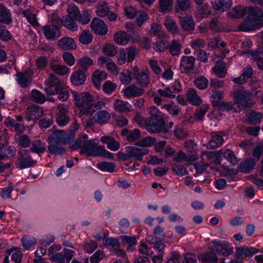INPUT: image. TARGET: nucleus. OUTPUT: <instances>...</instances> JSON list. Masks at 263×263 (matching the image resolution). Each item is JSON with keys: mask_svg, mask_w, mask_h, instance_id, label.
Listing matches in <instances>:
<instances>
[{"mask_svg": "<svg viewBox=\"0 0 263 263\" xmlns=\"http://www.w3.org/2000/svg\"><path fill=\"white\" fill-rule=\"evenodd\" d=\"M230 95L233 98L234 102L238 108L235 109L236 112H240L247 107L251 108L254 105V103L250 102L252 97V93L246 90L241 85H234Z\"/></svg>", "mask_w": 263, "mask_h": 263, "instance_id": "f257e3e1", "label": "nucleus"}, {"mask_svg": "<svg viewBox=\"0 0 263 263\" xmlns=\"http://www.w3.org/2000/svg\"><path fill=\"white\" fill-rule=\"evenodd\" d=\"M98 143L99 141L97 139L88 140V136L84 135L77 138L73 144L69 145V148L72 150L80 148V153L81 155L85 154L87 156L97 157L99 149Z\"/></svg>", "mask_w": 263, "mask_h": 263, "instance_id": "f03ea898", "label": "nucleus"}, {"mask_svg": "<svg viewBox=\"0 0 263 263\" xmlns=\"http://www.w3.org/2000/svg\"><path fill=\"white\" fill-rule=\"evenodd\" d=\"M75 104L78 107H83L86 113L88 112V108L92 104V96L88 92L72 91Z\"/></svg>", "mask_w": 263, "mask_h": 263, "instance_id": "7ed1b4c3", "label": "nucleus"}, {"mask_svg": "<svg viewBox=\"0 0 263 263\" xmlns=\"http://www.w3.org/2000/svg\"><path fill=\"white\" fill-rule=\"evenodd\" d=\"M158 118H149L144 121V126L150 133H160L164 131L165 126L163 117Z\"/></svg>", "mask_w": 263, "mask_h": 263, "instance_id": "20e7f679", "label": "nucleus"}, {"mask_svg": "<svg viewBox=\"0 0 263 263\" xmlns=\"http://www.w3.org/2000/svg\"><path fill=\"white\" fill-rule=\"evenodd\" d=\"M212 242L215 245L212 250L225 256H228L233 252V249L227 241L213 240Z\"/></svg>", "mask_w": 263, "mask_h": 263, "instance_id": "39448f33", "label": "nucleus"}, {"mask_svg": "<svg viewBox=\"0 0 263 263\" xmlns=\"http://www.w3.org/2000/svg\"><path fill=\"white\" fill-rule=\"evenodd\" d=\"M33 75V71L28 69L23 72H20L16 73L17 82L23 88H27L30 85L32 81Z\"/></svg>", "mask_w": 263, "mask_h": 263, "instance_id": "423d86ee", "label": "nucleus"}, {"mask_svg": "<svg viewBox=\"0 0 263 263\" xmlns=\"http://www.w3.org/2000/svg\"><path fill=\"white\" fill-rule=\"evenodd\" d=\"M18 167L20 168H27L35 164L36 161L32 160L30 153L28 150L23 149L18 153Z\"/></svg>", "mask_w": 263, "mask_h": 263, "instance_id": "0eeeda50", "label": "nucleus"}, {"mask_svg": "<svg viewBox=\"0 0 263 263\" xmlns=\"http://www.w3.org/2000/svg\"><path fill=\"white\" fill-rule=\"evenodd\" d=\"M45 37L50 41H55L60 36V31L55 25H46L42 27Z\"/></svg>", "mask_w": 263, "mask_h": 263, "instance_id": "6e6552de", "label": "nucleus"}, {"mask_svg": "<svg viewBox=\"0 0 263 263\" xmlns=\"http://www.w3.org/2000/svg\"><path fill=\"white\" fill-rule=\"evenodd\" d=\"M195 59L192 56H183L180 64V70L181 73L187 74L193 70L195 66Z\"/></svg>", "mask_w": 263, "mask_h": 263, "instance_id": "1a4fd4ad", "label": "nucleus"}, {"mask_svg": "<svg viewBox=\"0 0 263 263\" xmlns=\"http://www.w3.org/2000/svg\"><path fill=\"white\" fill-rule=\"evenodd\" d=\"M52 18L54 19L52 21L53 23L55 24H58L61 22V24L67 28L68 30L72 31H76L77 30V26L74 21L76 18H73V17H70L69 16H66L62 19L58 18L57 15H53Z\"/></svg>", "mask_w": 263, "mask_h": 263, "instance_id": "9d476101", "label": "nucleus"}, {"mask_svg": "<svg viewBox=\"0 0 263 263\" xmlns=\"http://www.w3.org/2000/svg\"><path fill=\"white\" fill-rule=\"evenodd\" d=\"M126 152L129 153L131 158L137 160H141L144 155L148 153V149L144 146H127L125 148Z\"/></svg>", "mask_w": 263, "mask_h": 263, "instance_id": "9b49d317", "label": "nucleus"}, {"mask_svg": "<svg viewBox=\"0 0 263 263\" xmlns=\"http://www.w3.org/2000/svg\"><path fill=\"white\" fill-rule=\"evenodd\" d=\"M45 86L46 92L49 95H53V91L58 89L61 84L57 77L53 74H51L45 81Z\"/></svg>", "mask_w": 263, "mask_h": 263, "instance_id": "f8f14e48", "label": "nucleus"}, {"mask_svg": "<svg viewBox=\"0 0 263 263\" xmlns=\"http://www.w3.org/2000/svg\"><path fill=\"white\" fill-rule=\"evenodd\" d=\"M43 114V109L37 105H32L28 107L26 111L27 120L36 121Z\"/></svg>", "mask_w": 263, "mask_h": 263, "instance_id": "ddd939ff", "label": "nucleus"}, {"mask_svg": "<svg viewBox=\"0 0 263 263\" xmlns=\"http://www.w3.org/2000/svg\"><path fill=\"white\" fill-rule=\"evenodd\" d=\"M91 28L97 34L104 35L107 32V28L104 22L100 18H95L90 24Z\"/></svg>", "mask_w": 263, "mask_h": 263, "instance_id": "4468645a", "label": "nucleus"}, {"mask_svg": "<svg viewBox=\"0 0 263 263\" xmlns=\"http://www.w3.org/2000/svg\"><path fill=\"white\" fill-rule=\"evenodd\" d=\"M58 112L56 121L60 126H64L67 124L69 121L67 115V108L63 104H60L58 106Z\"/></svg>", "mask_w": 263, "mask_h": 263, "instance_id": "2eb2a0df", "label": "nucleus"}, {"mask_svg": "<svg viewBox=\"0 0 263 263\" xmlns=\"http://www.w3.org/2000/svg\"><path fill=\"white\" fill-rule=\"evenodd\" d=\"M247 18L256 23L261 20L263 17V11L258 7H254L247 8Z\"/></svg>", "mask_w": 263, "mask_h": 263, "instance_id": "dca6fc26", "label": "nucleus"}, {"mask_svg": "<svg viewBox=\"0 0 263 263\" xmlns=\"http://www.w3.org/2000/svg\"><path fill=\"white\" fill-rule=\"evenodd\" d=\"M104 64H105L107 69L110 71L111 72L117 71V65L111 59L104 56H100L98 59V65L100 67H103Z\"/></svg>", "mask_w": 263, "mask_h": 263, "instance_id": "f3484780", "label": "nucleus"}, {"mask_svg": "<svg viewBox=\"0 0 263 263\" xmlns=\"http://www.w3.org/2000/svg\"><path fill=\"white\" fill-rule=\"evenodd\" d=\"M70 79L73 85L80 86L84 83L86 79V76L84 71L79 70L72 73Z\"/></svg>", "mask_w": 263, "mask_h": 263, "instance_id": "a211bd4d", "label": "nucleus"}, {"mask_svg": "<svg viewBox=\"0 0 263 263\" xmlns=\"http://www.w3.org/2000/svg\"><path fill=\"white\" fill-rule=\"evenodd\" d=\"M58 45L63 50H69L75 49L77 45L72 38L64 37L60 39L58 43Z\"/></svg>", "mask_w": 263, "mask_h": 263, "instance_id": "6ab92c4d", "label": "nucleus"}, {"mask_svg": "<svg viewBox=\"0 0 263 263\" xmlns=\"http://www.w3.org/2000/svg\"><path fill=\"white\" fill-rule=\"evenodd\" d=\"M211 4L215 10L222 11L228 10L232 5L231 0H212Z\"/></svg>", "mask_w": 263, "mask_h": 263, "instance_id": "aec40b11", "label": "nucleus"}, {"mask_svg": "<svg viewBox=\"0 0 263 263\" xmlns=\"http://www.w3.org/2000/svg\"><path fill=\"white\" fill-rule=\"evenodd\" d=\"M214 251H211L200 254L198 259L203 263H217L218 258Z\"/></svg>", "mask_w": 263, "mask_h": 263, "instance_id": "412c9836", "label": "nucleus"}, {"mask_svg": "<svg viewBox=\"0 0 263 263\" xmlns=\"http://www.w3.org/2000/svg\"><path fill=\"white\" fill-rule=\"evenodd\" d=\"M101 141L107 145V148L112 151H117L120 148V143L109 136H104L101 137Z\"/></svg>", "mask_w": 263, "mask_h": 263, "instance_id": "4be33fe9", "label": "nucleus"}, {"mask_svg": "<svg viewBox=\"0 0 263 263\" xmlns=\"http://www.w3.org/2000/svg\"><path fill=\"white\" fill-rule=\"evenodd\" d=\"M253 73V69L251 66H247L243 69L241 75L238 77L233 79L232 81L238 84L245 83L251 77Z\"/></svg>", "mask_w": 263, "mask_h": 263, "instance_id": "5701e85b", "label": "nucleus"}, {"mask_svg": "<svg viewBox=\"0 0 263 263\" xmlns=\"http://www.w3.org/2000/svg\"><path fill=\"white\" fill-rule=\"evenodd\" d=\"M179 21L181 28L185 31H192L195 28V23L192 16L187 15L179 17Z\"/></svg>", "mask_w": 263, "mask_h": 263, "instance_id": "b1692460", "label": "nucleus"}, {"mask_svg": "<svg viewBox=\"0 0 263 263\" xmlns=\"http://www.w3.org/2000/svg\"><path fill=\"white\" fill-rule=\"evenodd\" d=\"M107 77V74L105 71L97 70L92 74V82L95 86L99 89L100 88L101 82L106 79Z\"/></svg>", "mask_w": 263, "mask_h": 263, "instance_id": "393cba45", "label": "nucleus"}, {"mask_svg": "<svg viewBox=\"0 0 263 263\" xmlns=\"http://www.w3.org/2000/svg\"><path fill=\"white\" fill-rule=\"evenodd\" d=\"M144 91L143 89L135 85H132L125 89L124 95L127 98H133L141 96Z\"/></svg>", "mask_w": 263, "mask_h": 263, "instance_id": "a878e982", "label": "nucleus"}, {"mask_svg": "<svg viewBox=\"0 0 263 263\" xmlns=\"http://www.w3.org/2000/svg\"><path fill=\"white\" fill-rule=\"evenodd\" d=\"M164 25L167 30L173 34H177L179 32L180 29L176 21L170 16H166Z\"/></svg>", "mask_w": 263, "mask_h": 263, "instance_id": "bb28decb", "label": "nucleus"}, {"mask_svg": "<svg viewBox=\"0 0 263 263\" xmlns=\"http://www.w3.org/2000/svg\"><path fill=\"white\" fill-rule=\"evenodd\" d=\"M222 135L219 133H213L211 140L206 144L208 148H216L223 143Z\"/></svg>", "mask_w": 263, "mask_h": 263, "instance_id": "cd10ccee", "label": "nucleus"}, {"mask_svg": "<svg viewBox=\"0 0 263 263\" xmlns=\"http://www.w3.org/2000/svg\"><path fill=\"white\" fill-rule=\"evenodd\" d=\"M186 99L189 102L194 105H199L202 102L201 99L194 88H190L186 93Z\"/></svg>", "mask_w": 263, "mask_h": 263, "instance_id": "c85d7f7f", "label": "nucleus"}, {"mask_svg": "<svg viewBox=\"0 0 263 263\" xmlns=\"http://www.w3.org/2000/svg\"><path fill=\"white\" fill-rule=\"evenodd\" d=\"M135 79L137 84L142 87H146L150 83L149 74L144 71L137 73Z\"/></svg>", "mask_w": 263, "mask_h": 263, "instance_id": "c756f323", "label": "nucleus"}, {"mask_svg": "<svg viewBox=\"0 0 263 263\" xmlns=\"http://www.w3.org/2000/svg\"><path fill=\"white\" fill-rule=\"evenodd\" d=\"M11 22L12 17L10 10L0 4V22L3 24H9Z\"/></svg>", "mask_w": 263, "mask_h": 263, "instance_id": "7c9ffc66", "label": "nucleus"}, {"mask_svg": "<svg viewBox=\"0 0 263 263\" xmlns=\"http://www.w3.org/2000/svg\"><path fill=\"white\" fill-rule=\"evenodd\" d=\"M131 108V105L128 102L121 100H116L114 103V109L119 112L129 111Z\"/></svg>", "mask_w": 263, "mask_h": 263, "instance_id": "2f4dec72", "label": "nucleus"}, {"mask_svg": "<svg viewBox=\"0 0 263 263\" xmlns=\"http://www.w3.org/2000/svg\"><path fill=\"white\" fill-rule=\"evenodd\" d=\"M247 8L238 6L232 8L228 13L229 16L234 18H239L247 14Z\"/></svg>", "mask_w": 263, "mask_h": 263, "instance_id": "473e14b6", "label": "nucleus"}, {"mask_svg": "<svg viewBox=\"0 0 263 263\" xmlns=\"http://www.w3.org/2000/svg\"><path fill=\"white\" fill-rule=\"evenodd\" d=\"M46 149L45 143L41 140L33 141L31 143L30 150L34 153L40 154L43 153Z\"/></svg>", "mask_w": 263, "mask_h": 263, "instance_id": "72a5a7b5", "label": "nucleus"}, {"mask_svg": "<svg viewBox=\"0 0 263 263\" xmlns=\"http://www.w3.org/2000/svg\"><path fill=\"white\" fill-rule=\"evenodd\" d=\"M114 40L118 45H124L129 42V37L125 32L119 31L114 35Z\"/></svg>", "mask_w": 263, "mask_h": 263, "instance_id": "f704fd0d", "label": "nucleus"}, {"mask_svg": "<svg viewBox=\"0 0 263 263\" xmlns=\"http://www.w3.org/2000/svg\"><path fill=\"white\" fill-rule=\"evenodd\" d=\"M212 70L218 77L224 78L227 73L226 64L222 61L217 62Z\"/></svg>", "mask_w": 263, "mask_h": 263, "instance_id": "c9c22d12", "label": "nucleus"}, {"mask_svg": "<svg viewBox=\"0 0 263 263\" xmlns=\"http://www.w3.org/2000/svg\"><path fill=\"white\" fill-rule=\"evenodd\" d=\"M211 14L209 6L204 4L199 6L197 9L196 16L197 18L201 20L203 18L208 17Z\"/></svg>", "mask_w": 263, "mask_h": 263, "instance_id": "e433bc0d", "label": "nucleus"}, {"mask_svg": "<svg viewBox=\"0 0 263 263\" xmlns=\"http://www.w3.org/2000/svg\"><path fill=\"white\" fill-rule=\"evenodd\" d=\"M262 119V115L261 113L251 110L248 115L247 121L251 124L256 125L260 123Z\"/></svg>", "mask_w": 263, "mask_h": 263, "instance_id": "4c0bfd02", "label": "nucleus"}, {"mask_svg": "<svg viewBox=\"0 0 263 263\" xmlns=\"http://www.w3.org/2000/svg\"><path fill=\"white\" fill-rule=\"evenodd\" d=\"M255 164L256 162L252 158H250L240 164L239 170L243 173H249L254 168Z\"/></svg>", "mask_w": 263, "mask_h": 263, "instance_id": "58836bf2", "label": "nucleus"}, {"mask_svg": "<svg viewBox=\"0 0 263 263\" xmlns=\"http://www.w3.org/2000/svg\"><path fill=\"white\" fill-rule=\"evenodd\" d=\"M64 130H57L50 137V142L56 144H64Z\"/></svg>", "mask_w": 263, "mask_h": 263, "instance_id": "ea45409f", "label": "nucleus"}, {"mask_svg": "<svg viewBox=\"0 0 263 263\" xmlns=\"http://www.w3.org/2000/svg\"><path fill=\"white\" fill-rule=\"evenodd\" d=\"M224 97V93L222 91L219 90H212L210 97L211 102L213 106H217L218 103H220V100Z\"/></svg>", "mask_w": 263, "mask_h": 263, "instance_id": "a19ab883", "label": "nucleus"}, {"mask_svg": "<svg viewBox=\"0 0 263 263\" xmlns=\"http://www.w3.org/2000/svg\"><path fill=\"white\" fill-rule=\"evenodd\" d=\"M110 118V115L106 110H101L97 112L95 120L99 124H104L107 123Z\"/></svg>", "mask_w": 263, "mask_h": 263, "instance_id": "79ce46f5", "label": "nucleus"}, {"mask_svg": "<svg viewBox=\"0 0 263 263\" xmlns=\"http://www.w3.org/2000/svg\"><path fill=\"white\" fill-rule=\"evenodd\" d=\"M181 45L178 41L173 40L168 48L170 50V54L173 56L178 55L181 52Z\"/></svg>", "mask_w": 263, "mask_h": 263, "instance_id": "37998d69", "label": "nucleus"}, {"mask_svg": "<svg viewBox=\"0 0 263 263\" xmlns=\"http://www.w3.org/2000/svg\"><path fill=\"white\" fill-rule=\"evenodd\" d=\"M55 94H57L58 99L61 101H66L69 96L67 89L62 85L59 87L58 89L53 91V95Z\"/></svg>", "mask_w": 263, "mask_h": 263, "instance_id": "c03bdc74", "label": "nucleus"}, {"mask_svg": "<svg viewBox=\"0 0 263 263\" xmlns=\"http://www.w3.org/2000/svg\"><path fill=\"white\" fill-rule=\"evenodd\" d=\"M30 99L31 101L39 103H43L46 100L44 95L36 89L32 90L30 95Z\"/></svg>", "mask_w": 263, "mask_h": 263, "instance_id": "a18cd8bd", "label": "nucleus"}, {"mask_svg": "<svg viewBox=\"0 0 263 263\" xmlns=\"http://www.w3.org/2000/svg\"><path fill=\"white\" fill-rule=\"evenodd\" d=\"M248 57H251L253 60L256 62L257 67L259 69L263 70V58L259 55L258 51L249 50L246 53Z\"/></svg>", "mask_w": 263, "mask_h": 263, "instance_id": "49530a36", "label": "nucleus"}, {"mask_svg": "<svg viewBox=\"0 0 263 263\" xmlns=\"http://www.w3.org/2000/svg\"><path fill=\"white\" fill-rule=\"evenodd\" d=\"M77 64L81 69L80 70L84 71L93 64V61L89 57H84L77 61Z\"/></svg>", "mask_w": 263, "mask_h": 263, "instance_id": "de8ad7c7", "label": "nucleus"}, {"mask_svg": "<svg viewBox=\"0 0 263 263\" xmlns=\"http://www.w3.org/2000/svg\"><path fill=\"white\" fill-rule=\"evenodd\" d=\"M21 241L23 247L26 250L29 249L31 247L36 243L35 238L30 235L24 236L21 239Z\"/></svg>", "mask_w": 263, "mask_h": 263, "instance_id": "09e8293b", "label": "nucleus"}, {"mask_svg": "<svg viewBox=\"0 0 263 263\" xmlns=\"http://www.w3.org/2000/svg\"><path fill=\"white\" fill-rule=\"evenodd\" d=\"M256 23L247 18V20L238 26V29L242 31H249L256 29Z\"/></svg>", "mask_w": 263, "mask_h": 263, "instance_id": "8fccbe9b", "label": "nucleus"}, {"mask_svg": "<svg viewBox=\"0 0 263 263\" xmlns=\"http://www.w3.org/2000/svg\"><path fill=\"white\" fill-rule=\"evenodd\" d=\"M79 40L81 43L87 45L92 42V36L89 30H84L80 34Z\"/></svg>", "mask_w": 263, "mask_h": 263, "instance_id": "3c124183", "label": "nucleus"}, {"mask_svg": "<svg viewBox=\"0 0 263 263\" xmlns=\"http://www.w3.org/2000/svg\"><path fill=\"white\" fill-rule=\"evenodd\" d=\"M224 157L233 165L237 164L239 161L234 152L229 149L224 151Z\"/></svg>", "mask_w": 263, "mask_h": 263, "instance_id": "603ef678", "label": "nucleus"}, {"mask_svg": "<svg viewBox=\"0 0 263 263\" xmlns=\"http://www.w3.org/2000/svg\"><path fill=\"white\" fill-rule=\"evenodd\" d=\"M78 128L79 125L75 123L73 125V128L70 130L69 134H67L64 131V144L69 143L73 140L75 137V131L77 130Z\"/></svg>", "mask_w": 263, "mask_h": 263, "instance_id": "864d4df0", "label": "nucleus"}, {"mask_svg": "<svg viewBox=\"0 0 263 263\" xmlns=\"http://www.w3.org/2000/svg\"><path fill=\"white\" fill-rule=\"evenodd\" d=\"M194 83L198 88L203 90L208 87L209 81L204 76H200L194 80Z\"/></svg>", "mask_w": 263, "mask_h": 263, "instance_id": "5fc2aeb1", "label": "nucleus"}, {"mask_svg": "<svg viewBox=\"0 0 263 263\" xmlns=\"http://www.w3.org/2000/svg\"><path fill=\"white\" fill-rule=\"evenodd\" d=\"M51 68L55 73L60 76L66 75L69 72L68 68L65 65H53Z\"/></svg>", "mask_w": 263, "mask_h": 263, "instance_id": "6e6d98bb", "label": "nucleus"}, {"mask_svg": "<svg viewBox=\"0 0 263 263\" xmlns=\"http://www.w3.org/2000/svg\"><path fill=\"white\" fill-rule=\"evenodd\" d=\"M102 51L108 57H114L117 54V49L114 45L107 44L103 46Z\"/></svg>", "mask_w": 263, "mask_h": 263, "instance_id": "4d7b16f0", "label": "nucleus"}, {"mask_svg": "<svg viewBox=\"0 0 263 263\" xmlns=\"http://www.w3.org/2000/svg\"><path fill=\"white\" fill-rule=\"evenodd\" d=\"M121 239L122 243L128 245L126 248L127 250L128 251L132 250L133 246L135 245L137 242L136 238L135 236H122Z\"/></svg>", "mask_w": 263, "mask_h": 263, "instance_id": "13d9d810", "label": "nucleus"}, {"mask_svg": "<svg viewBox=\"0 0 263 263\" xmlns=\"http://www.w3.org/2000/svg\"><path fill=\"white\" fill-rule=\"evenodd\" d=\"M98 168L103 171H107L112 173L114 171L115 165L110 162H102L97 164Z\"/></svg>", "mask_w": 263, "mask_h": 263, "instance_id": "bf43d9fd", "label": "nucleus"}, {"mask_svg": "<svg viewBox=\"0 0 263 263\" xmlns=\"http://www.w3.org/2000/svg\"><path fill=\"white\" fill-rule=\"evenodd\" d=\"M23 15L27 18L28 21L34 26H38L39 23L37 21L36 16L34 14L31 13L29 10H24L22 12Z\"/></svg>", "mask_w": 263, "mask_h": 263, "instance_id": "052dcab7", "label": "nucleus"}, {"mask_svg": "<svg viewBox=\"0 0 263 263\" xmlns=\"http://www.w3.org/2000/svg\"><path fill=\"white\" fill-rule=\"evenodd\" d=\"M105 103L102 101H98L94 103L93 99L92 98V104L88 108V114L92 115L96 110L105 107Z\"/></svg>", "mask_w": 263, "mask_h": 263, "instance_id": "680f3d73", "label": "nucleus"}, {"mask_svg": "<svg viewBox=\"0 0 263 263\" xmlns=\"http://www.w3.org/2000/svg\"><path fill=\"white\" fill-rule=\"evenodd\" d=\"M98 247L97 243L92 240L86 241L83 245L84 249L88 253L93 252Z\"/></svg>", "mask_w": 263, "mask_h": 263, "instance_id": "e2e57ef3", "label": "nucleus"}, {"mask_svg": "<svg viewBox=\"0 0 263 263\" xmlns=\"http://www.w3.org/2000/svg\"><path fill=\"white\" fill-rule=\"evenodd\" d=\"M108 11V6L105 3L99 4L97 8V14L100 17L106 16Z\"/></svg>", "mask_w": 263, "mask_h": 263, "instance_id": "0e129e2a", "label": "nucleus"}, {"mask_svg": "<svg viewBox=\"0 0 263 263\" xmlns=\"http://www.w3.org/2000/svg\"><path fill=\"white\" fill-rule=\"evenodd\" d=\"M126 55L127 54V61L132 62L135 58L137 52V49L134 46H130L126 48Z\"/></svg>", "mask_w": 263, "mask_h": 263, "instance_id": "69168bd1", "label": "nucleus"}, {"mask_svg": "<svg viewBox=\"0 0 263 263\" xmlns=\"http://www.w3.org/2000/svg\"><path fill=\"white\" fill-rule=\"evenodd\" d=\"M55 143H50L48 146L49 152L54 155H60L64 153L65 149L62 147H59L57 146Z\"/></svg>", "mask_w": 263, "mask_h": 263, "instance_id": "338daca9", "label": "nucleus"}, {"mask_svg": "<svg viewBox=\"0 0 263 263\" xmlns=\"http://www.w3.org/2000/svg\"><path fill=\"white\" fill-rule=\"evenodd\" d=\"M173 6V0H159V8L160 11H168Z\"/></svg>", "mask_w": 263, "mask_h": 263, "instance_id": "774afa93", "label": "nucleus"}]
</instances>
